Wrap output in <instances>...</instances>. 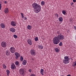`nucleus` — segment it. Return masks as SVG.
<instances>
[{
    "label": "nucleus",
    "mask_w": 76,
    "mask_h": 76,
    "mask_svg": "<svg viewBox=\"0 0 76 76\" xmlns=\"http://www.w3.org/2000/svg\"><path fill=\"white\" fill-rule=\"evenodd\" d=\"M59 46H62V42H61L59 44Z\"/></svg>",
    "instance_id": "473e14b6"
},
{
    "label": "nucleus",
    "mask_w": 76,
    "mask_h": 76,
    "mask_svg": "<svg viewBox=\"0 0 76 76\" xmlns=\"http://www.w3.org/2000/svg\"><path fill=\"white\" fill-rule=\"evenodd\" d=\"M32 7L34 9V12L38 13L41 10V6L38 4L34 3L32 4Z\"/></svg>",
    "instance_id": "f03ea898"
},
{
    "label": "nucleus",
    "mask_w": 76,
    "mask_h": 76,
    "mask_svg": "<svg viewBox=\"0 0 76 76\" xmlns=\"http://www.w3.org/2000/svg\"><path fill=\"white\" fill-rule=\"evenodd\" d=\"M67 76H71V75H70V74H69L68 75H67Z\"/></svg>",
    "instance_id": "37998d69"
},
{
    "label": "nucleus",
    "mask_w": 76,
    "mask_h": 76,
    "mask_svg": "<svg viewBox=\"0 0 76 76\" xmlns=\"http://www.w3.org/2000/svg\"><path fill=\"white\" fill-rule=\"evenodd\" d=\"M10 51L11 53H15V51H16V49L15 48L13 47H11V48L10 49Z\"/></svg>",
    "instance_id": "423d86ee"
},
{
    "label": "nucleus",
    "mask_w": 76,
    "mask_h": 76,
    "mask_svg": "<svg viewBox=\"0 0 76 76\" xmlns=\"http://www.w3.org/2000/svg\"><path fill=\"white\" fill-rule=\"evenodd\" d=\"M10 31L12 32H15L16 31V30L14 28H12L10 29Z\"/></svg>",
    "instance_id": "9d476101"
},
{
    "label": "nucleus",
    "mask_w": 76,
    "mask_h": 76,
    "mask_svg": "<svg viewBox=\"0 0 76 76\" xmlns=\"http://www.w3.org/2000/svg\"><path fill=\"white\" fill-rule=\"evenodd\" d=\"M6 54L7 56H9L10 55V51H9V50H7L6 52Z\"/></svg>",
    "instance_id": "dca6fc26"
},
{
    "label": "nucleus",
    "mask_w": 76,
    "mask_h": 76,
    "mask_svg": "<svg viewBox=\"0 0 76 76\" xmlns=\"http://www.w3.org/2000/svg\"><path fill=\"white\" fill-rule=\"evenodd\" d=\"M27 28V29H29V30H30V29H32V26L29 25H28Z\"/></svg>",
    "instance_id": "f3484780"
},
{
    "label": "nucleus",
    "mask_w": 76,
    "mask_h": 76,
    "mask_svg": "<svg viewBox=\"0 0 76 76\" xmlns=\"http://www.w3.org/2000/svg\"><path fill=\"white\" fill-rule=\"evenodd\" d=\"M4 3H5V4H7V1H5L4 2Z\"/></svg>",
    "instance_id": "a19ab883"
},
{
    "label": "nucleus",
    "mask_w": 76,
    "mask_h": 76,
    "mask_svg": "<svg viewBox=\"0 0 76 76\" xmlns=\"http://www.w3.org/2000/svg\"><path fill=\"white\" fill-rule=\"evenodd\" d=\"M1 45L3 48H6L7 46L6 42H1Z\"/></svg>",
    "instance_id": "6e6552de"
},
{
    "label": "nucleus",
    "mask_w": 76,
    "mask_h": 76,
    "mask_svg": "<svg viewBox=\"0 0 76 76\" xmlns=\"http://www.w3.org/2000/svg\"><path fill=\"white\" fill-rule=\"evenodd\" d=\"M15 64L17 66L19 64V62L18 61H16L15 62Z\"/></svg>",
    "instance_id": "c756f323"
},
{
    "label": "nucleus",
    "mask_w": 76,
    "mask_h": 76,
    "mask_svg": "<svg viewBox=\"0 0 76 76\" xmlns=\"http://www.w3.org/2000/svg\"><path fill=\"white\" fill-rule=\"evenodd\" d=\"M27 63V62L26 61V60H24L23 62V65H26Z\"/></svg>",
    "instance_id": "a211bd4d"
},
{
    "label": "nucleus",
    "mask_w": 76,
    "mask_h": 76,
    "mask_svg": "<svg viewBox=\"0 0 76 76\" xmlns=\"http://www.w3.org/2000/svg\"><path fill=\"white\" fill-rule=\"evenodd\" d=\"M57 34H58V35L60 34V31H57Z\"/></svg>",
    "instance_id": "c9c22d12"
},
{
    "label": "nucleus",
    "mask_w": 76,
    "mask_h": 76,
    "mask_svg": "<svg viewBox=\"0 0 76 76\" xmlns=\"http://www.w3.org/2000/svg\"><path fill=\"white\" fill-rule=\"evenodd\" d=\"M27 42H28V44H29V45H32V41H31V40L30 39H28L27 40Z\"/></svg>",
    "instance_id": "ddd939ff"
},
{
    "label": "nucleus",
    "mask_w": 76,
    "mask_h": 76,
    "mask_svg": "<svg viewBox=\"0 0 76 76\" xmlns=\"http://www.w3.org/2000/svg\"><path fill=\"white\" fill-rule=\"evenodd\" d=\"M4 12L5 13H8L9 12V9L7 8H6L4 10Z\"/></svg>",
    "instance_id": "9b49d317"
},
{
    "label": "nucleus",
    "mask_w": 76,
    "mask_h": 76,
    "mask_svg": "<svg viewBox=\"0 0 76 76\" xmlns=\"http://www.w3.org/2000/svg\"><path fill=\"white\" fill-rule=\"evenodd\" d=\"M0 26L2 28L4 29L5 28V25L4 23H1L0 24Z\"/></svg>",
    "instance_id": "2eb2a0df"
},
{
    "label": "nucleus",
    "mask_w": 76,
    "mask_h": 76,
    "mask_svg": "<svg viewBox=\"0 0 76 76\" xmlns=\"http://www.w3.org/2000/svg\"><path fill=\"white\" fill-rule=\"evenodd\" d=\"M38 47L39 49H40V50H42L43 49V46L42 45H38Z\"/></svg>",
    "instance_id": "4468645a"
},
{
    "label": "nucleus",
    "mask_w": 76,
    "mask_h": 76,
    "mask_svg": "<svg viewBox=\"0 0 76 76\" xmlns=\"http://www.w3.org/2000/svg\"><path fill=\"white\" fill-rule=\"evenodd\" d=\"M11 24L13 26H16V22L13 21H12L11 22Z\"/></svg>",
    "instance_id": "1a4fd4ad"
},
{
    "label": "nucleus",
    "mask_w": 76,
    "mask_h": 76,
    "mask_svg": "<svg viewBox=\"0 0 76 76\" xmlns=\"http://www.w3.org/2000/svg\"><path fill=\"white\" fill-rule=\"evenodd\" d=\"M73 2H74V3H75V2H76V0H73Z\"/></svg>",
    "instance_id": "79ce46f5"
},
{
    "label": "nucleus",
    "mask_w": 76,
    "mask_h": 76,
    "mask_svg": "<svg viewBox=\"0 0 76 76\" xmlns=\"http://www.w3.org/2000/svg\"><path fill=\"white\" fill-rule=\"evenodd\" d=\"M20 59L21 61H23V57L21 56L20 58Z\"/></svg>",
    "instance_id": "4be33fe9"
},
{
    "label": "nucleus",
    "mask_w": 76,
    "mask_h": 76,
    "mask_svg": "<svg viewBox=\"0 0 76 76\" xmlns=\"http://www.w3.org/2000/svg\"><path fill=\"white\" fill-rule=\"evenodd\" d=\"M55 16H57V18H58V15L57 13L55 14Z\"/></svg>",
    "instance_id": "2f4dec72"
},
{
    "label": "nucleus",
    "mask_w": 76,
    "mask_h": 76,
    "mask_svg": "<svg viewBox=\"0 0 76 76\" xmlns=\"http://www.w3.org/2000/svg\"><path fill=\"white\" fill-rule=\"evenodd\" d=\"M19 73L20 75H23L24 76L25 75V70L23 69H20L19 70Z\"/></svg>",
    "instance_id": "20e7f679"
},
{
    "label": "nucleus",
    "mask_w": 76,
    "mask_h": 76,
    "mask_svg": "<svg viewBox=\"0 0 76 76\" xmlns=\"http://www.w3.org/2000/svg\"><path fill=\"white\" fill-rule=\"evenodd\" d=\"M74 29H75V30H76V26H74Z\"/></svg>",
    "instance_id": "58836bf2"
},
{
    "label": "nucleus",
    "mask_w": 76,
    "mask_h": 76,
    "mask_svg": "<svg viewBox=\"0 0 76 76\" xmlns=\"http://www.w3.org/2000/svg\"><path fill=\"white\" fill-rule=\"evenodd\" d=\"M28 71L29 72H32V70H31V69H30Z\"/></svg>",
    "instance_id": "4c0bfd02"
},
{
    "label": "nucleus",
    "mask_w": 76,
    "mask_h": 76,
    "mask_svg": "<svg viewBox=\"0 0 76 76\" xmlns=\"http://www.w3.org/2000/svg\"><path fill=\"white\" fill-rule=\"evenodd\" d=\"M62 13L64 15H66V11H62Z\"/></svg>",
    "instance_id": "c85d7f7f"
},
{
    "label": "nucleus",
    "mask_w": 76,
    "mask_h": 76,
    "mask_svg": "<svg viewBox=\"0 0 76 76\" xmlns=\"http://www.w3.org/2000/svg\"><path fill=\"white\" fill-rule=\"evenodd\" d=\"M34 40L35 41H38V37H36L34 38Z\"/></svg>",
    "instance_id": "393cba45"
},
{
    "label": "nucleus",
    "mask_w": 76,
    "mask_h": 76,
    "mask_svg": "<svg viewBox=\"0 0 76 76\" xmlns=\"http://www.w3.org/2000/svg\"><path fill=\"white\" fill-rule=\"evenodd\" d=\"M58 20L59 22H63V18L62 17H60L58 18Z\"/></svg>",
    "instance_id": "6ab92c4d"
},
{
    "label": "nucleus",
    "mask_w": 76,
    "mask_h": 76,
    "mask_svg": "<svg viewBox=\"0 0 76 76\" xmlns=\"http://www.w3.org/2000/svg\"><path fill=\"white\" fill-rule=\"evenodd\" d=\"M64 39V36L61 34L53 38V42L54 44L57 45L59 44V42H60V40H63Z\"/></svg>",
    "instance_id": "f257e3e1"
},
{
    "label": "nucleus",
    "mask_w": 76,
    "mask_h": 76,
    "mask_svg": "<svg viewBox=\"0 0 76 76\" xmlns=\"http://www.w3.org/2000/svg\"><path fill=\"white\" fill-rule=\"evenodd\" d=\"M26 19H27V18L24 17V20H26Z\"/></svg>",
    "instance_id": "ea45409f"
},
{
    "label": "nucleus",
    "mask_w": 76,
    "mask_h": 76,
    "mask_svg": "<svg viewBox=\"0 0 76 76\" xmlns=\"http://www.w3.org/2000/svg\"><path fill=\"white\" fill-rule=\"evenodd\" d=\"M30 54L32 56H35L37 54L36 51L33 49L31 50H30Z\"/></svg>",
    "instance_id": "39448f33"
},
{
    "label": "nucleus",
    "mask_w": 76,
    "mask_h": 76,
    "mask_svg": "<svg viewBox=\"0 0 76 76\" xmlns=\"http://www.w3.org/2000/svg\"><path fill=\"white\" fill-rule=\"evenodd\" d=\"M6 72H7V76H9V73H10V71L9 70H7Z\"/></svg>",
    "instance_id": "b1692460"
},
{
    "label": "nucleus",
    "mask_w": 76,
    "mask_h": 76,
    "mask_svg": "<svg viewBox=\"0 0 76 76\" xmlns=\"http://www.w3.org/2000/svg\"><path fill=\"white\" fill-rule=\"evenodd\" d=\"M43 73H44V69H41L40 70V73H41L42 75H44Z\"/></svg>",
    "instance_id": "aec40b11"
},
{
    "label": "nucleus",
    "mask_w": 76,
    "mask_h": 76,
    "mask_svg": "<svg viewBox=\"0 0 76 76\" xmlns=\"http://www.w3.org/2000/svg\"><path fill=\"white\" fill-rule=\"evenodd\" d=\"M55 51L56 53H58V52H59V49L58 48H56L55 49Z\"/></svg>",
    "instance_id": "412c9836"
},
{
    "label": "nucleus",
    "mask_w": 76,
    "mask_h": 76,
    "mask_svg": "<svg viewBox=\"0 0 76 76\" xmlns=\"http://www.w3.org/2000/svg\"><path fill=\"white\" fill-rule=\"evenodd\" d=\"M21 17L22 18H25V16H24V15H23V14L22 13H21Z\"/></svg>",
    "instance_id": "cd10ccee"
},
{
    "label": "nucleus",
    "mask_w": 76,
    "mask_h": 76,
    "mask_svg": "<svg viewBox=\"0 0 76 76\" xmlns=\"http://www.w3.org/2000/svg\"><path fill=\"white\" fill-rule=\"evenodd\" d=\"M71 4V5L72 6V5H73V2H72Z\"/></svg>",
    "instance_id": "c03bdc74"
},
{
    "label": "nucleus",
    "mask_w": 76,
    "mask_h": 76,
    "mask_svg": "<svg viewBox=\"0 0 76 76\" xmlns=\"http://www.w3.org/2000/svg\"><path fill=\"white\" fill-rule=\"evenodd\" d=\"M11 67L12 69H15V68H16V66L15 64L14 63H12L11 65Z\"/></svg>",
    "instance_id": "f8f14e48"
},
{
    "label": "nucleus",
    "mask_w": 76,
    "mask_h": 76,
    "mask_svg": "<svg viewBox=\"0 0 76 76\" xmlns=\"http://www.w3.org/2000/svg\"><path fill=\"white\" fill-rule=\"evenodd\" d=\"M70 60V58L69 57V56H66L64 57V60H63V62L64 64H68L69 63V60Z\"/></svg>",
    "instance_id": "7ed1b4c3"
},
{
    "label": "nucleus",
    "mask_w": 76,
    "mask_h": 76,
    "mask_svg": "<svg viewBox=\"0 0 76 76\" xmlns=\"http://www.w3.org/2000/svg\"><path fill=\"white\" fill-rule=\"evenodd\" d=\"M1 76V75H0V76Z\"/></svg>",
    "instance_id": "a18cd8bd"
},
{
    "label": "nucleus",
    "mask_w": 76,
    "mask_h": 76,
    "mask_svg": "<svg viewBox=\"0 0 76 76\" xmlns=\"http://www.w3.org/2000/svg\"><path fill=\"white\" fill-rule=\"evenodd\" d=\"M72 66H74V67H75V66H76V61L73 62L72 64Z\"/></svg>",
    "instance_id": "5701e85b"
},
{
    "label": "nucleus",
    "mask_w": 76,
    "mask_h": 76,
    "mask_svg": "<svg viewBox=\"0 0 76 76\" xmlns=\"http://www.w3.org/2000/svg\"><path fill=\"white\" fill-rule=\"evenodd\" d=\"M70 22H74V20L73 19H71L70 20Z\"/></svg>",
    "instance_id": "f704fd0d"
},
{
    "label": "nucleus",
    "mask_w": 76,
    "mask_h": 76,
    "mask_svg": "<svg viewBox=\"0 0 76 76\" xmlns=\"http://www.w3.org/2000/svg\"><path fill=\"white\" fill-rule=\"evenodd\" d=\"M13 37L14 38H18V36L16 34H14L13 35Z\"/></svg>",
    "instance_id": "7c9ffc66"
},
{
    "label": "nucleus",
    "mask_w": 76,
    "mask_h": 76,
    "mask_svg": "<svg viewBox=\"0 0 76 76\" xmlns=\"http://www.w3.org/2000/svg\"><path fill=\"white\" fill-rule=\"evenodd\" d=\"M14 55L15 56V58L16 59H18L20 57V54L18 52H15V53Z\"/></svg>",
    "instance_id": "0eeeda50"
},
{
    "label": "nucleus",
    "mask_w": 76,
    "mask_h": 76,
    "mask_svg": "<svg viewBox=\"0 0 76 76\" xmlns=\"http://www.w3.org/2000/svg\"><path fill=\"white\" fill-rule=\"evenodd\" d=\"M1 4H0V10H1Z\"/></svg>",
    "instance_id": "e433bc0d"
},
{
    "label": "nucleus",
    "mask_w": 76,
    "mask_h": 76,
    "mask_svg": "<svg viewBox=\"0 0 76 76\" xmlns=\"http://www.w3.org/2000/svg\"><path fill=\"white\" fill-rule=\"evenodd\" d=\"M30 76H36V75L34 74H32L30 75Z\"/></svg>",
    "instance_id": "72a5a7b5"
},
{
    "label": "nucleus",
    "mask_w": 76,
    "mask_h": 76,
    "mask_svg": "<svg viewBox=\"0 0 76 76\" xmlns=\"http://www.w3.org/2000/svg\"><path fill=\"white\" fill-rule=\"evenodd\" d=\"M45 4V2L44 1H42L41 2V5L42 6H44Z\"/></svg>",
    "instance_id": "a878e982"
},
{
    "label": "nucleus",
    "mask_w": 76,
    "mask_h": 76,
    "mask_svg": "<svg viewBox=\"0 0 76 76\" xmlns=\"http://www.w3.org/2000/svg\"><path fill=\"white\" fill-rule=\"evenodd\" d=\"M3 68H4V69H6V68L7 67L5 65V64H3Z\"/></svg>",
    "instance_id": "bb28decb"
}]
</instances>
